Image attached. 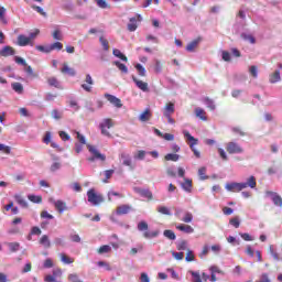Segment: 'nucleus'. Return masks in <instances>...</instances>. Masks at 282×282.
<instances>
[{"instance_id": "obj_35", "label": "nucleus", "mask_w": 282, "mask_h": 282, "mask_svg": "<svg viewBox=\"0 0 282 282\" xmlns=\"http://www.w3.org/2000/svg\"><path fill=\"white\" fill-rule=\"evenodd\" d=\"M40 243L41 246H44V248H51L52 246V242L50 241V237H47V235L41 237Z\"/></svg>"}, {"instance_id": "obj_43", "label": "nucleus", "mask_w": 282, "mask_h": 282, "mask_svg": "<svg viewBox=\"0 0 282 282\" xmlns=\"http://www.w3.org/2000/svg\"><path fill=\"white\" fill-rule=\"evenodd\" d=\"M113 173H116V171H113V170L104 171V175H105V180H102L104 184H107V182H109V180H111Z\"/></svg>"}, {"instance_id": "obj_16", "label": "nucleus", "mask_w": 282, "mask_h": 282, "mask_svg": "<svg viewBox=\"0 0 282 282\" xmlns=\"http://www.w3.org/2000/svg\"><path fill=\"white\" fill-rule=\"evenodd\" d=\"M174 113H175V104L173 102L166 104L163 110L164 118H169V116H172Z\"/></svg>"}, {"instance_id": "obj_11", "label": "nucleus", "mask_w": 282, "mask_h": 282, "mask_svg": "<svg viewBox=\"0 0 282 282\" xmlns=\"http://www.w3.org/2000/svg\"><path fill=\"white\" fill-rule=\"evenodd\" d=\"M85 83L86 84H82V89H84V91L91 93V89L94 87V78L90 74L86 75Z\"/></svg>"}, {"instance_id": "obj_12", "label": "nucleus", "mask_w": 282, "mask_h": 282, "mask_svg": "<svg viewBox=\"0 0 282 282\" xmlns=\"http://www.w3.org/2000/svg\"><path fill=\"white\" fill-rule=\"evenodd\" d=\"M105 98H107V100L113 105V107H117V109H121L122 107V100H120V98L113 96V95H109V94H105Z\"/></svg>"}, {"instance_id": "obj_25", "label": "nucleus", "mask_w": 282, "mask_h": 282, "mask_svg": "<svg viewBox=\"0 0 282 282\" xmlns=\"http://www.w3.org/2000/svg\"><path fill=\"white\" fill-rule=\"evenodd\" d=\"M128 23V30L129 32H135L138 30V19L137 18H130Z\"/></svg>"}, {"instance_id": "obj_55", "label": "nucleus", "mask_w": 282, "mask_h": 282, "mask_svg": "<svg viewBox=\"0 0 282 282\" xmlns=\"http://www.w3.org/2000/svg\"><path fill=\"white\" fill-rule=\"evenodd\" d=\"M249 74H251L253 78H257L259 76V69L257 66H250Z\"/></svg>"}, {"instance_id": "obj_14", "label": "nucleus", "mask_w": 282, "mask_h": 282, "mask_svg": "<svg viewBox=\"0 0 282 282\" xmlns=\"http://www.w3.org/2000/svg\"><path fill=\"white\" fill-rule=\"evenodd\" d=\"M18 45L20 47H25L28 45H34V43L30 41L29 36L24 35V34H20V35H18Z\"/></svg>"}, {"instance_id": "obj_46", "label": "nucleus", "mask_w": 282, "mask_h": 282, "mask_svg": "<svg viewBox=\"0 0 282 282\" xmlns=\"http://www.w3.org/2000/svg\"><path fill=\"white\" fill-rule=\"evenodd\" d=\"M158 213H160L161 215H169L171 216V209H169V207L166 206H159L156 208Z\"/></svg>"}, {"instance_id": "obj_29", "label": "nucleus", "mask_w": 282, "mask_h": 282, "mask_svg": "<svg viewBox=\"0 0 282 282\" xmlns=\"http://www.w3.org/2000/svg\"><path fill=\"white\" fill-rule=\"evenodd\" d=\"M163 237H165L166 239H170V241H175V239H177V236H175V231L171 229L164 230Z\"/></svg>"}, {"instance_id": "obj_53", "label": "nucleus", "mask_w": 282, "mask_h": 282, "mask_svg": "<svg viewBox=\"0 0 282 282\" xmlns=\"http://www.w3.org/2000/svg\"><path fill=\"white\" fill-rule=\"evenodd\" d=\"M166 174L169 177H177V173L173 166L166 169Z\"/></svg>"}, {"instance_id": "obj_18", "label": "nucleus", "mask_w": 282, "mask_h": 282, "mask_svg": "<svg viewBox=\"0 0 282 282\" xmlns=\"http://www.w3.org/2000/svg\"><path fill=\"white\" fill-rule=\"evenodd\" d=\"M176 229L181 230V232H185L186 235H193V232H195V229L191 225L181 224L176 226Z\"/></svg>"}, {"instance_id": "obj_5", "label": "nucleus", "mask_w": 282, "mask_h": 282, "mask_svg": "<svg viewBox=\"0 0 282 282\" xmlns=\"http://www.w3.org/2000/svg\"><path fill=\"white\" fill-rule=\"evenodd\" d=\"M89 153H91L93 156L88 158V162H96V160H100V162H105L107 160V156L98 150V148L91 145V144H86Z\"/></svg>"}, {"instance_id": "obj_60", "label": "nucleus", "mask_w": 282, "mask_h": 282, "mask_svg": "<svg viewBox=\"0 0 282 282\" xmlns=\"http://www.w3.org/2000/svg\"><path fill=\"white\" fill-rule=\"evenodd\" d=\"M256 282H272V280H270V276L268 275V273H262L260 275L259 281H256Z\"/></svg>"}, {"instance_id": "obj_62", "label": "nucleus", "mask_w": 282, "mask_h": 282, "mask_svg": "<svg viewBox=\"0 0 282 282\" xmlns=\"http://www.w3.org/2000/svg\"><path fill=\"white\" fill-rule=\"evenodd\" d=\"M241 239L245 241H254V237L250 236V234H240Z\"/></svg>"}, {"instance_id": "obj_44", "label": "nucleus", "mask_w": 282, "mask_h": 282, "mask_svg": "<svg viewBox=\"0 0 282 282\" xmlns=\"http://www.w3.org/2000/svg\"><path fill=\"white\" fill-rule=\"evenodd\" d=\"M75 135L76 140L78 141V144H87V139L80 132L75 131Z\"/></svg>"}, {"instance_id": "obj_24", "label": "nucleus", "mask_w": 282, "mask_h": 282, "mask_svg": "<svg viewBox=\"0 0 282 282\" xmlns=\"http://www.w3.org/2000/svg\"><path fill=\"white\" fill-rule=\"evenodd\" d=\"M151 110L145 109L140 116H139V120L140 122H149V120H151Z\"/></svg>"}, {"instance_id": "obj_63", "label": "nucleus", "mask_w": 282, "mask_h": 282, "mask_svg": "<svg viewBox=\"0 0 282 282\" xmlns=\"http://www.w3.org/2000/svg\"><path fill=\"white\" fill-rule=\"evenodd\" d=\"M61 169V162H54L52 165H51V171L52 173H56V171H58Z\"/></svg>"}, {"instance_id": "obj_27", "label": "nucleus", "mask_w": 282, "mask_h": 282, "mask_svg": "<svg viewBox=\"0 0 282 282\" xmlns=\"http://www.w3.org/2000/svg\"><path fill=\"white\" fill-rule=\"evenodd\" d=\"M62 74H67L68 76H76V69L69 67V65L64 64L62 67Z\"/></svg>"}, {"instance_id": "obj_42", "label": "nucleus", "mask_w": 282, "mask_h": 282, "mask_svg": "<svg viewBox=\"0 0 282 282\" xmlns=\"http://www.w3.org/2000/svg\"><path fill=\"white\" fill-rule=\"evenodd\" d=\"M177 250H188V241L180 240L176 242Z\"/></svg>"}, {"instance_id": "obj_17", "label": "nucleus", "mask_w": 282, "mask_h": 282, "mask_svg": "<svg viewBox=\"0 0 282 282\" xmlns=\"http://www.w3.org/2000/svg\"><path fill=\"white\" fill-rule=\"evenodd\" d=\"M202 41V36H198L197 39L189 42L186 46V52H195L197 47L199 46V42Z\"/></svg>"}, {"instance_id": "obj_41", "label": "nucleus", "mask_w": 282, "mask_h": 282, "mask_svg": "<svg viewBox=\"0 0 282 282\" xmlns=\"http://www.w3.org/2000/svg\"><path fill=\"white\" fill-rule=\"evenodd\" d=\"M95 1L98 8H100L101 10H109L111 8V6L107 3V1L105 0H95Z\"/></svg>"}, {"instance_id": "obj_45", "label": "nucleus", "mask_w": 282, "mask_h": 282, "mask_svg": "<svg viewBox=\"0 0 282 282\" xmlns=\"http://www.w3.org/2000/svg\"><path fill=\"white\" fill-rule=\"evenodd\" d=\"M134 67L138 72L139 76H142V77L147 76V68H144V66H142V64H137Z\"/></svg>"}, {"instance_id": "obj_15", "label": "nucleus", "mask_w": 282, "mask_h": 282, "mask_svg": "<svg viewBox=\"0 0 282 282\" xmlns=\"http://www.w3.org/2000/svg\"><path fill=\"white\" fill-rule=\"evenodd\" d=\"M134 191L141 197H145L147 199H150V200L153 199V193L150 192V189L137 187Z\"/></svg>"}, {"instance_id": "obj_30", "label": "nucleus", "mask_w": 282, "mask_h": 282, "mask_svg": "<svg viewBox=\"0 0 282 282\" xmlns=\"http://www.w3.org/2000/svg\"><path fill=\"white\" fill-rule=\"evenodd\" d=\"M59 258L62 263H64L65 265H70V263H74V258H69V256L65 253H59Z\"/></svg>"}, {"instance_id": "obj_52", "label": "nucleus", "mask_w": 282, "mask_h": 282, "mask_svg": "<svg viewBox=\"0 0 282 282\" xmlns=\"http://www.w3.org/2000/svg\"><path fill=\"white\" fill-rule=\"evenodd\" d=\"M229 224L236 228H239V226H241V220H239V217L236 216L229 220Z\"/></svg>"}, {"instance_id": "obj_47", "label": "nucleus", "mask_w": 282, "mask_h": 282, "mask_svg": "<svg viewBox=\"0 0 282 282\" xmlns=\"http://www.w3.org/2000/svg\"><path fill=\"white\" fill-rule=\"evenodd\" d=\"M107 252H111V247L109 245H104L98 249L99 254H107Z\"/></svg>"}, {"instance_id": "obj_3", "label": "nucleus", "mask_w": 282, "mask_h": 282, "mask_svg": "<svg viewBox=\"0 0 282 282\" xmlns=\"http://www.w3.org/2000/svg\"><path fill=\"white\" fill-rule=\"evenodd\" d=\"M183 135L187 140L189 149L193 151L195 158H202V153L195 149V145L198 144L199 140L195 139V137H192L191 132L187 130L183 131Z\"/></svg>"}, {"instance_id": "obj_51", "label": "nucleus", "mask_w": 282, "mask_h": 282, "mask_svg": "<svg viewBox=\"0 0 282 282\" xmlns=\"http://www.w3.org/2000/svg\"><path fill=\"white\" fill-rule=\"evenodd\" d=\"M29 199L33 202V204H41L43 202V198L36 195H29Z\"/></svg>"}, {"instance_id": "obj_58", "label": "nucleus", "mask_w": 282, "mask_h": 282, "mask_svg": "<svg viewBox=\"0 0 282 282\" xmlns=\"http://www.w3.org/2000/svg\"><path fill=\"white\" fill-rule=\"evenodd\" d=\"M221 58L226 63H230V53L228 51H221Z\"/></svg>"}, {"instance_id": "obj_40", "label": "nucleus", "mask_w": 282, "mask_h": 282, "mask_svg": "<svg viewBox=\"0 0 282 282\" xmlns=\"http://www.w3.org/2000/svg\"><path fill=\"white\" fill-rule=\"evenodd\" d=\"M204 104L206 105V107H207L208 109H210V111H215L216 106H215V101H214L213 99L206 97V98L204 99Z\"/></svg>"}, {"instance_id": "obj_50", "label": "nucleus", "mask_w": 282, "mask_h": 282, "mask_svg": "<svg viewBox=\"0 0 282 282\" xmlns=\"http://www.w3.org/2000/svg\"><path fill=\"white\" fill-rule=\"evenodd\" d=\"M35 48L37 50V52H43L44 54H50V52H52L50 48V45L48 46L36 45Z\"/></svg>"}, {"instance_id": "obj_4", "label": "nucleus", "mask_w": 282, "mask_h": 282, "mask_svg": "<svg viewBox=\"0 0 282 282\" xmlns=\"http://www.w3.org/2000/svg\"><path fill=\"white\" fill-rule=\"evenodd\" d=\"M87 197L91 206H99V204H102V202H105V197L101 194L96 193V189L94 188H90L87 192Z\"/></svg>"}, {"instance_id": "obj_31", "label": "nucleus", "mask_w": 282, "mask_h": 282, "mask_svg": "<svg viewBox=\"0 0 282 282\" xmlns=\"http://www.w3.org/2000/svg\"><path fill=\"white\" fill-rule=\"evenodd\" d=\"M195 116L196 118H199L200 120H208V118L206 117V111L202 108H196L195 109Z\"/></svg>"}, {"instance_id": "obj_20", "label": "nucleus", "mask_w": 282, "mask_h": 282, "mask_svg": "<svg viewBox=\"0 0 282 282\" xmlns=\"http://www.w3.org/2000/svg\"><path fill=\"white\" fill-rule=\"evenodd\" d=\"M47 84L50 87H55V89H63V85H61V82L56 77H48Z\"/></svg>"}, {"instance_id": "obj_59", "label": "nucleus", "mask_w": 282, "mask_h": 282, "mask_svg": "<svg viewBox=\"0 0 282 282\" xmlns=\"http://www.w3.org/2000/svg\"><path fill=\"white\" fill-rule=\"evenodd\" d=\"M218 153L221 158V160H224V162H228V154H226V151L221 148H218Z\"/></svg>"}, {"instance_id": "obj_56", "label": "nucleus", "mask_w": 282, "mask_h": 282, "mask_svg": "<svg viewBox=\"0 0 282 282\" xmlns=\"http://www.w3.org/2000/svg\"><path fill=\"white\" fill-rule=\"evenodd\" d=\"M52 118H54V120H61V118H63V112L54 109L52 111Z\"/></svg>"}, {"instance_id": "obj_21", "label": "nucleus", "mask_w": 282, "mask_h": 282, "mask_svg": "<svg viewBox=\"0 0 282 282\" xmlns=\"http://www.w3.org/2000/svg\"><path fill=\"white\" fill-rule=\"evenodd\" d=\"M181 186L185 193H192L193 191V181L189 178H184V183H181Z\"/></svg>"}, {"instance_id": "obj_33", "label": "nucleus", "mask_w": 282, "mask_h": 282, "mask_svg": "<svg viewBox=\"0 0 282 282\" xmlns=\"http://www.w3.org/2000/svg\"><path fill=\"white\" fill-rule=\"evenodd\" d=\"M14 199L19 206L22 208H28V200H25V198H23L21 195H15Z\"/></svg>"}, {"instance_id": "obj_22", "label": "nucleus", "mask_w": 282, "mask_h": 282, "mask_svg": "<svg viewBox=\"0 0 282 282\" xmlns=\"http://www.w3.org/2000/svg\"><path fill=\"white\" fill-rule=\"evenodd\" d=\"M132 208L130 205H121L117 208V215H129Z\"/></svg>"}, {"instance_id": "obj_57", "label": "nucleus", "mask_w": 282, "mask_h": 282, "mask_svg": "<svg viewBox=\"0 0 282 282\" xmlns=\"http://www.w3.org/2000/svg\"><path fill=\"white\" fill-rule=\"evenodd\" d=\"M154 70L156 74H162V63L160 62V59L155 61Z\"/></svg>"}, {"instance_id": "obj_7", "label": "nucleus", "mask_w": 282, "mask_h": 282, "mask_svg": "<svg viewBox=\"0 0 282 282\" xmlns=\"http://www.w3.org/2000/svg\"><path fill=\"white\" fill-rule=\"evenodd\" d=\"M226 149H227V153H229L230 155H235L237 153H243V148H241V145H239V143L237 142H228L226 144Z\"/></svg>"}, {"instance_id": "obj_38", "label": "nucleus", "mask_w": 282, "mask_h": 282, "mask_svg": "<svg viewBox=\"0 0 282 282\" xmlns=\"http://www.w3.org/2000/svg\"><path fill=\"white\" fill-rule=\"evenodd\" d=\"M6 8L4 7H0V22L3 24V25H8V18H6Z\"/></svg>"}, {"instance_id": "obj_54", "label": "nucleus", "mask_w": 282, "mask_h": 282, "mask_svg": "<svg viewBox=\"0 0 282 282\" xmlns=\"http://www.w3.org/2000/svg\"><path fill=\"white\" fill-rule=\"evenodd\" d=\"M182 221H184L185 224H191V221H193V214L187 212L183 217Z\"/></svg>"}, {"instance_id": "obj_6", "label": "nucleus", "mask_w": 282, "mask_h": 282, "mask_svg": "<svg viewBox=\"0 0 282 282\" xmlns=\"http://www.w3.org/2000/svg\"><path fill=\"white\" fill-rule=\"evenodd\" d=\"M113 120L106 118L99 123V129L101 130V134L106 135V138H111V133L107 129H111L113 127Z\"/></svg>"}, {"instance_id": "obj_34", "label": "nucleus", "mask_w": 282, "mask_h": 282, "mask_svg": "<svg viewBox=\"0 0 282 282\" xmlns=\"http://www.w3.org/2000/svg\"><path fill=\"white\" fill-rule=\"evenodd\" d=\"M113 65H116V67H118V69L122 74H129V68L127 67V65L120 63L119 61L113 62Z\"/></svg>"}, {"instance_id": "obj_23", "label": "nucleus", "mask_w": 282, "mask_h": 282, "mask_svg": "<svg viewBox=\"0 0 282 282\" xmlns=\"http://www.w3.org/2000/svg\"><path fill=\"white\" fill-rule=\"evenodd\" d=\"M279 82H281V72L275 70L273 74L269 76V83H271V85H274V83Z\"/></svg>"}, {"instance_id": "obj_2", "label": "nucleus", "mask_w": 282, "mask_h": 282, "mask_svg": "<svg viewBox=\"0 0 282 282\" xmlns=\"http://www.w3.org/2000/svg\"><path fill=\"white\" fill-rule=\"evenodd\" d=\"M139 232H143L144 239H155V237L160 236V230L148 231L149 224L144 220H141L137 226Z\"/></svg>"}, {"instance_id": "obj_28", "label": "nucleus", "mask_w": 282, "mask_h": 282, "mask_svg": "<svg viewBox=\"0 0 282 282\" xmlns=\"http://www.w3.org/2000/svg\"><path fill=\"white\" fill-rule=\"evenodd\" d=\"M112 54H113V56H116L117 58H120V61H123V63H129V58L126 57V55L122 54V52H120V50L113 48Z\"/></svg>"}, {"instance_id": "obj_19", "label": "nucleus", "mask_w": 282, "mask_h": 282, "mask_svg": "<svg viewBox=\"0 0 282 282\" xmlns=\"http://www.w3.org/2000/svg\"><path fill=\"white\" fill-rule=\"evenodd\" d=\"M14 54H15V52L12 46L7 45L0 50V56L8 57V56H14Z\"/></svg>"}, {"instance_id": "obj_37", "label": "nucleus", "mask_w": 282, "mask_h": 282, "mask_svg": "<svg viewBox=\"0 0 282 282\" xmlns=\"http://www.w3.org/2000/svg\"><path fill=\"white\" fill-rule=\"evenodd\" d=\"M11 87L15 94H23V84L15 82L11 84Z\"/></svg>"}, {"instance_id": "obj_64", "label": "nucleus", "mask_w": 282, "mask_h": 282, "mask_svg": "<svg viewBox=\"0 0 282 282\" xmlns=\"http://www.w3.org/2000/svg\"><path fill=\"white\" fill-rule=\"evenodd\" d=\"M140 281H141V282H151V279L149 278V274H147V273H141V275H140Z\"/></svg>"}, {"instance_id": "obj_32", "label": "nucleus", "mask_w": 282, "mask_h": 282, "mask_svg": "<svg viewBox=\"0 0 282 282\" xmlns=\"http://www.w3.org/2000/svg\"><path fill=\"white\" fill-rule=\"evenodd\" d=\"M241 39L243 41H247L248 43H251V45H254V43H257V39H254L252 36V34H248V33H241Z\"/></svg>"}, {"instance_id": "obj_48", "label": "nucleus", "mask_w": 282, "mask_h": 282, "mask_svg": "<svg viewBox=\"0 0 282 282\" xmlns=\"http://www.w3.org/2000/svg\"><path fill=\"white\" fill-rule=\"evenodd\" d=\"M51 52H54V50H57V52H61L63 50V43L61 42H55L50 45Z\"/></svg>"}, {"instance_id": "obj_39", "label": "nucleus", "mask_w": 282, "mask_h": 282, "mask_svg": "<svg viewBox=\"0 0 282 282\" xmlns=\"http://www.w3.org/2000/svg\"><path fill=\"white\" fill-rule=\"evenodd\" d=\"M164 160L166 162H177L180 160V154L169 153L164 156Z\"/></svg>"}, {"instance_id": "obj_9", "label": "nucleus", "mask_w": 282, "mask_h": 282, "mask_svg": "<svg viewBox=\"0 0 282 282\" xmlns=\"http://www.w3.org/2000/svg\"><path fill=\"white\" fill-rule=\"evenodd\" d=\"M51 204H53L56 208V210L59 214L65 213V210H67V204L63 200H55L54 198H50Z\"/></svg>"}, {"instance_id": "obj_61", "label": "nucleus", "mask_w": 282, "mask_h": 282, "mask_svg": "<svg viewBox=\"0 0 282 282\" xmlns=\"http://www.w3.org/2000/svg\"><path fill=\"white\" fill-rule=\"evenodd\" d=\"M198 175H199L200 180H208V176H206V167H200L198 170Z\"/></svg>"}, {"instance_id": "obj_36", "label": "nucleus", "mask_w": 282, "mask_h": 282, "mask_svg": "<svg viewBox=\"0 0 282 282\" xmlns=\"http://www.w3.org/2000/svg\"><path fill=\"white\" fill-rule=\"evenodd\" d=\"M8 248L10 250V252H19V250H21V243H19V242H9Z\"/></svg>"}, {"instance_id": "obj_26", "label": "nucleus", "mask_w": 282, "mask_h": 282, "mask_svg": "<svg viewBox=\"0 0 282 282\" xmlns=\"http://www.w3.org/2000/svg\"><path fill=\"white\" fill-rule=\"evenodd\" d=\"M188 274H191L192 276V282H204L202 280V274L199 273V271L189 270Z\"/></svg>"}, {"instance_id": "obj_1", "label": "nucleus", "mask_w": 282, "mask_h": 282, "mask_svg": "<svg viewBox=\"0 0 282 282\" xmlns=\"http://www.w3.org/2000/svg\"><path fill=\"white\" fill-rule=\"evenodd\" d=\"M226 191L229 193H241L245 188H257V178L254 176H250L247 178V182L237 183L231 182L225 185Z\"/></svg>"}, {"instance_id": "obj_10", "label": "nucleus", "mask_w": 282, "mask_h": 282, "mask_svg": "<svg viewBox=\"0 0 282 282\" xmlns=\"http://www.w3.org/2000/svg\"><path fill=\"white\" fill-rule=\"evenodd\" d=\"M267 197H271V200L273 202L274 206H279L281 208L282 206V198L281 195L276 194V192H267Z\"/></svg>"}, {"instance_id": "obj_49", "label": "nucleus", "mask_w": 282, "mask_h": 282, "mask_svg": "<svg viewBox=\"0 0 282 282\" xmlns=\"http://www.w3.org/2000/svg\"><path fill=\"white\" fill-rule=\"evenodd\" d=\"M99 42L102 45V48L105 52H109V41H107L105 37L100 36Z\"/></svg>"}, {"instance_id": "obj_13", "label": "nucleus", "mask_w": 282, "mask_h": 282, "mask_svg": "<svg viewBox=\"0 0 282 282\" xmlns=\"http://www.w3.org/2000/svg\"><path fill=\"white\" fill-rule=\"evenodd\" d=\"M132 80L138 87V89H141V91H144V93L149 91V83L138 79L135 75H132Z\"/></svg>"}, {"instance_id": "obj_8", "label": "nucleus", "mask_w": 282, "mask_h": 282, "mask_svg": "<svg viewBox=\"0 0 282 282\" xmlns=\"http://www.w3.org/2000/svg\"><path fill=\"white\" fill-rule=\"evenodd\" d=\"M119 158L122 161L123 166H129L130 171L135 169V165H133V161L131 160V155L129 153L122 152Z\"/></svg>"}]
</instances>
